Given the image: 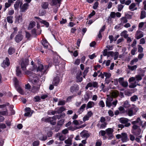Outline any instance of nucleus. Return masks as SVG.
I'll use <instances>...</instances> for the list:
<instances>
[{"instance_id":"obj_29","label":"nucleus","mask_w":146,"mask_h":146,"mask_svg":"<svg viewBox=\"0 0 146 146\" xmlns=\"http://www.w3.org/2000/svg\"><path fill=\"white\" fill-rule=\"evenodd\" d=\"M127 66L129 69L132 71H133L136 70L137 67V65H134L133 66H131L129 65H128Z\"/></svg>"},{"instance_id":"obj_18","label":"nucleus","mask_w":146,"mask_h":146,"mask_svg":"<svg viewBox=\"0 0 146 146\" xmlns=\"http://www.w3.org/2000/svg\"><path fill=\"white\" fill-rule=\"evenodd\" d=\"M118 91L116 90L112 91L111 93V96L114 98L117 97L118 96Z\"/></svg>"},{"instance_id":"obj_42","label":"nucleus","mask_w":146,"mask_h":146,"mask_svg":"<svg viewBox=\"0 0 146 146\" xmlns=\"http://www.w3.org/2000/svg\"><path fill=\"white\" fill-rule=\"evenodd\" d=\"M120 84L123 87H126L128 86V83L127 81H123Z\"/></svg>"},{"instance_id":"obj_58","label":"nucleus","mask_w":146,"mask_h":146,"mask_svg":"<svg viewBox=\"0 0 146 146\" xmlns=\"http://www.w3.org/2000/svg\"><path fill=\"white\" fill-rule=\"evenodd\" d=\"M89 68V67H87L85 68V70H84L83 73V74L84 75H86L87 73L88 72V69Z\"/></svg>"},{"instance_id":"obj_20","label":"nucleus","mask_w":146,"mask_h":146,"mask_svg":"<svg viewBox=\"0 0 146 146\" xmlns=\"http://www.w3.org/2000/svg\"><path fill=\"white\" fill-rule=\"evenodd\" d=\"M86 104H83L79 108L78 110V112L79 114L81 113L84 110V109L86 107Z\"/></svg>"},{"instance_id":"obj_56","label":"nucleus","mask_w":146,"mask_h":146,"mask_svg":"<svg viewBox=\"0 0 146 146\" xmlns=\"http://www.w3.org/2000/svg\"><path fill=\"white\" fill-rule=\"evenodd\" d=\"M64 119L60 120L57 123V125H62L64 123Z\"/></svg>"},{"instance_id":"obj_32","label":"nucleus","mask_w":146,"mask_h":146,"mask_svg":"<svg viewBox=\"0 0 146 146\" xmlns=\"http://www.w3.org/2000/svg\"><path fill=\"white\" fill-rule=\"evenodd\" d=\"M118 109L120 111V113H124L125 112V111L124 108L122 106H120L119 108Z\"/></svg>"},{"instance_id":"obj_25","label":"nucleus","mask_w":146,"mask_h":146,"mask_svg":"<svg viewBox=\"0 0 146 146\" xmlns=\"http://www.w3.org/2000/svg\"><path fill=\"white\" fill-rule=\"evenodd\" d=\"M35 25V23L33 21L30 23L29 24V27H28V29L29 30L31 29L32 28H33Z\"/></svg>"},{"instance_id":"obj_7","label":"nucleus","mask_w":146,"mask_h":146,"mask_svg":"<svg viewBox=\"0 0 146 146\" xmlns=\"http://www.w3.org/2000/svg\"><path fill=\"white\" fill-rule=\"evenodd\" d=\"M121 136V140L123 142H126L129 140L126 133H122Z\"/></svg>"},{"instance_id":"obj_3","label":"nucleus","mask_w":146,"mask_h":146,"mask_svg":"<svg viewBox=\"0 0 146 146\" xmlns=\"http://www.w3.org/2000/svg\"><path fill=\"white\" fill-rule=\"evenodd\" d=\"M58 115L53 116L52 117H49L47 118H43L42 120L45 122H50V124L53 125H54L56 124V122L55 120L57 118H58Z\"/></svg>"},{"instance_id":"obj_41","label":"nucleus","mask_w":146,"mask_h":146,"mask_svg":"<svg viewBox=\"0 0 146 146\" xmlns=\"http://www.w3.org/2000/svg\"><path fill=\"white\" fill-rule=\"evenodd\" d=\"M137 82L135 81L134 83L131 84L129 86V87L130 88H133L136 87L137 85L136 84Z\"/></svg>"},{"instance_id":"obj_55","label":"nucleus","mask_w":146,"mask_h":146,"mask_svg":"<svg viewBox=\"0 0 146 146\" xmlns=\"http://www.w3.org/2000/svg\"><path fill=\"white\" fill-rule=\"evenodd\" d=\"M65 104V102L64 100L60 101L58 103V105H64Z\"/></svg>"},{"instance_id":"obj_47","label":"nucleus","mask_w":146,"mask_h":146,"mask_svg":"<svg viewBox=\"0 0 146 146\" xmlns=\"http://www.w3.org/2000/svg\"><path fill=\"white\" fill-rule=\"evenodd\" d=\"M16 89L21 94H23V92L22 89L20 87H17Z\"/></svg>"},{"instance_id":"obj_31","label":"nucleus","mask_w":146,"mask_h":146,"mask_svg":"<svg viewBox=\"0 0 146 146\" xmlns=\"http://www.w3.org/2000/svg\"><path fill=\"white\" fill-rule=\"evenodd\" d=\"M65 110V108L63 107H61L58 108L57 110V112L58 113H62L63 111Z\"/></svg>"},{"instance_id":"obj_44","label":"nucleus","mask_w":146,"mask_h":146,"mask_svg":"<svg viewBox=\"0 0 146 146\" xmlns=\"http://www.w3.org/2000/svg\"><path fill=\"white\" fill-rule=\"evenodd\" d=\"M61 0H52V3L54 5H56L57 3H60Z\"/></svg>"},{"instance_id":"obj_36","label":"nucleus","mask_w":146,"mask_h":146,"mask_svg":"<svg viewBox=\"0 0 146 146\" xmlns=\"http://www.w3.org/2000/svg\"><path fill=\"white\" fill-rule=\"evenodd\" d=\"M106 106L109 108L112 105L111 102L108 100V98L107 99V100L106 101Z\"/></svg>"},{"instance_id":"obj_6","label":"nucleus","mask_w":146,"mask_h":146,"mask_svg":"<svg viewBox=\"0 0 146 146\" xmlns=\"http://www.w3.org/2000/svg\"><path fill=\"white\" fill-rule=\"evenodd\" d=\"M29 80L34 84H36L38 80V78L36 76H33L29 78Z\"/></svg>"},{"instance_id":"obj_16","label":"nucleus","mask_w":146,"mask_h":146,"mask_svg":"<svg viewBox=\"0 0 146 146\" xmlns=\"http://www.w3.org/2000/svg\"><path fill=\"white\" fill-rule=\"evenodd\" d=\"M60 81L58 77L54 78L52 82V84L54 86H57L58 84Z\"/></svg>"},{"instance_id":"obj_23","label":"nucleus","mask_w":146,"mask_h":146,"mask_svg":"<svg viewBox=\"0 0 146 146\" xmlns=\"http://www.w3.org/2000/svg\"><path fill=\"white\" fill-rule=\"evenodd\" d=\"M94 103L93 102L90 101L89 102L87 105L86 109H87L88 108H92L94 106Z\"/></svg>"},{"instance_id":"obj_28","label":"nucleus","mask_w":146,"mask_h":146,"mask_svg":"<svg viewBox=\"0 0 146 146\" xmlns=\"http://www.w3.org/2000/svg\"><path fill=\"white\" fill-rule=\"evenodd\" d=\"M127 114L129 116H131L133 115V111L132 109L131 108L128 110Z\"/></svg>"},{"instance_id":"obj_43","label":"nucleus","mask_w":146,"mask_h":146,"mask_svg":"<svg viewBox=\"0 0 146 146\" xmlns=\"http://www.w3.org/2000/svg\"><path fill=\"white\" fill-rule=\"evenodd\" d=\"M143 48L141 45H138V52H141L143 51Z\"/></svg>"},{"instance_id":"obj_63","label":"nucleus","mask_w":146,"mask_h":146,"mask_svg":"<svg viewBox=\"0 0 146 146\" xmlns=\"http://www.w3.org/2000/svg\"><path fill=\"white\" fill-rule=\"evenodd\" d=\"M102 142L100 140H98L96 143V146H101Z\"/></svg>"},{"instance_id":"obj_37","label":"nucleus","mask_w":146,"mask_h":146,"mask_svg":"<svg viewBox=\"0 0 146 146\" xmlns=\"http://www.w3.org/2000/svg\"><path fill=\"white\" fill-rule=\"evenodd\" d=\"M146 12L145 11H142L141 12V19H143L145 17Z\"/></svg>"},{"instance_id":"obj_40","label":"nucleus","mask_w":146,"mask_h":146,"mask_svg":"<svg viewBox=\"0 0 146 146\" xmlns=\"http://www.w3.org/2000/svg\"><path fill=\"white\" fill-rule=\"evenodd\" d=\"M131 100L132 101L134 102L138 98L137 96L134 95L131 98Z\"/></svg>"},{"instance_id":"obj_13","label":"nucleus","mask_w":146,"mask_h":146,"mask_svg":"<svg viewBox=\"0 0 146 146\" xmlns=\"http://www.w3.org/2000/svg\"><path fill=\"white\" fill-rule=\"evenodd\" d=\"M78 88L77 84H75L71 87L70 88V92L72 93L76 92L77 90H78Z\"/></svg>"},{"instance_id":"obj_1","label":"nucleus","mask_w":146,"mask_h":146,"mask_svg":"<svg viewBox=\"0 0 146 146\" xmlns=\"http://www.w3.org/2000/svg\"><path fill=\"white\" fill-rule=\"evenodd\" d=\"M129 120L126 118H121L119 119V122L122 124H124V125L122 124H119L118 125V126L119 128H121V129L125 127H128L131 125L130 123H128Z\"/></svg>"},{"instance_id":"obj_30","label":"nucleus","mask_w":146,"mask_h":146,"mask_svg":"<svg viewBox=\"0 0 146 146\" xmlns=\"http://www.w3.org/2000/svg\"><path fill=\"white\" fill-rule=\"evenodd\" d=\"M42 4V7L44 9H47L48 7V4L47 2H43Z\"/></svg>"},{"instance_id":"obj_49","label":"nucleus","mask_w":146,"mask_h":146,"mask_svg":"<svg viewBox=\"0 0 146 146\" xmlns=\"http://www.w3.org/2000/svg\"><path fill=\"white\" fill-rule=\"evenodd\" d=\"M114 60H116L118 58L119 56V53L117 52H115L114 54Z\"/></svg>"},{"instance_id":"obj_52","label":"nucleus","mask_w":146,"mask_h":146,"mask_svg":"<svg viewBox=\"0 0 146 146\" xmlns=\"http://www.w3.org/2000/svg\"><path fill=\"white\" fill-rule=\"evenodd\" d=\"M123 7L124 6L121 4L119 5L118 6V11H121Z\"/></svg>"},{"instance_id":"obj_45","label":"nucleus","mask_w":146,"mask_h":146,"mask_svg":"<svg viewBox=\"0 0 146 146\" xmlns=\"http://www.w3.org/2000/svg\"><path fill=\"white\" fill-rule=\"evenodd\" d=\"M0 114L2 115H8V112L7 111V110L6 111H0Z\"/></svg>"},{"instance_id":"obj_26","label":"nucleus","mask_w":146,"mask_h":146,"mask_svg":"<svg viewBox=\"0 0 146 146\" xmlns=\"http://www.w3.org/2000/svg\"><path fill=\"white\" fill-rule=\"evenodd\" d=\"M40 22L44 24L46 27H48L49 26V23L45 20H41L40 21Z\"/></svg>"},{"instance_id":"obj_62","label":"nucleus","mask_w":146,"mask_h":146,"mask_svg":"<svg viewBox=\"0 0 146 146\" xmlns=\"http://www.w3.org/2000/svg\"><path fill=\"white\" fill-rule=\"evenodd\" d=\"M114 53L113 51H110L108 52V57H109L110 56H111L112 57H113L114 56Z\"/></svg>"},{"instance_id":"obj_39","label":"nucleus","mask_w":146,"mask_h":146,"mask_svg":"<svg viewBox=\"0 0 146 146\" xmlns=\"http://www.w3.org/2000/svg\"><path fill=\"white\" fill-rule=\"evenodd\" d=\"M135 6V3H131L129 6V9L133 11L134 10L133 8Z\"/></svg>"},{"instance_id":"obj_53","label":"nucleus","mask_w":146,"mask_h":146,"mask_svg":"<svg viewBox=\"0 0 146 146\" xmlns=\"http://www.w3.org/2000/svg\"><path fill=\"white\" fill-rule=\"evenodd\" d=\"M129 106V104L127 101H125L124 104V106L125 108H127Z\"/></svg>"},{"instance_id":"obj_48","label":"nucleus","mask_w":146,"mask_h":146,"mask_svg":"<svg viewBox=\"0 0 146 146\" xmlns=\"http://www.w3.org/2000/svg\"><path fill=\"white\" fill-rule=\"evenodd\" d=\"M93 86L94 88H98V83L97 82H92Z\"/></svg>"},{"instance_id":"obj_46","label":"nucleus","mask_w":146,"mask_h":146,"mask_svg":"<svg viewBox=\"0 0 146 146\" xmlns=\"http://www.w3.org/2000/svg\"><path fill=\"white\" fill-rule=\"evenodd\" d=\"M98 105L102 108H103L105 106L103 100H102L100 101L98 103Z\"/></svg>"},{"instance_id":"obj_34","label":"nucleus","mask_w":146,"mask_h":146,"mask_svg":"<svg viewBox=\"0 0 146 146\" xmlns=\"http://www.w3.org/2000/svg\"><path fill=\"white\" fill-rule=\"evenodd\" d=\"M13 17L12 16H8L7 18V19L8 22L9 23H12L13 21L12 20Z\"/></svg>"},{"instance_id":"obj_8","label":"nucleus","mask_w":146,"mask_h":146,"mask_svg":"<svg viewBox=\"0 0 146 146\" xmlns=\"http://www.w3.org/2000/svg\"><path fill=\"white\" fill-rule=\"evenodd\" d=\"M23 38V35L21 34H19L17 35L15 37V40L18 43L21 41Z\"/></svg>"},{"instance_id":"obj_51","label":"nucleus","mask_w":146,"mask_h":146,"mask_svg":"<svg viewBox=\"0 0 146 146\" xmlns=\"http://www.w3.org/2000/svg\"><path fill=\"white\" fill-rule=\"evenodd\" d=\"M138 61V59L137 58H134L131 61L130 63V64L131 65H133L134 64V62H136Z\"/></svg>"},{"instance_id":"obj_35","label":"nucleus","mask_w":146,"mask_h":146,"mask_svg":"<svg viewBox=\"0 0 146 146\" xmlns=\"http://www.w3.org/2000/svg\"><path fill=\"white\" fill-rule=\"evenodd\" d=\"M143 75L142 74L141 75H137L135 76V78L137 80L139 81L141 80L142 79V76H143Z\"/></svg>"},{"instance_id":"obj_27","label":"nucleus","mask_w":146,"mask_h":146,"mask_svg":"<svg viewBox=\"0 0 146 146\" xmlns=\"http://www.w3.org/2000/svg\"><path fill=\"white\" fill-rule=\"evenodd\" d=\"M16 74L17 76H20L21 74V71L19 69V67H17L16 70Z\"/></svg>"},{"instance_id":"obj_14","label":"nucleus","mask_w":146,"mask_h":146,"mask_svg":"<svg viewBox=\"0 0 146 146\" xmlns=\"http://www.w3.org/2000/svg\"><path fill=\"white\" fill-rule=\"evenodd\" d=\"M29 5L27 3H25L22 6H21V7H20L21 9V11L22 12H24L27 9L28 7L29 6Z\"/></svg>"},{"instance_id":"obj_19","label":"nucleus","mask_w":146,"mask_h":146,"mask_svg":"<svg viewBox=\"0 0 146 146\" xmlns=\"http://www.w3.org/2000/svg\"><path fill=\"white\" fill-rule=\"evenodd\" d=\"M42 44L44 48L46 49L48 47V43L46 40H43L42 42Z\"/></svg>"},{"instance_id":"obj_61","label":"nucleus","mask_w":146,"mask_h":146,"mask_svg":"<svg viewBox=\"0 0 146 146\" xmlns=\"http://www.w3.org/2000/svg\"><path fill=\"white\" fill-rule=\"evenodd\" d=\"M137 51V48H134L131 51V53L133 55L135 54V52Z\"/></svg>"},{"instance_id":"obj_54","label":"nucleus","mask_w":146,"mask_h":146,"mask_svg":"<svg viewBox=\"0 0 146 146\" xmlns=\"http://www.w3.org/2000/svg\"><path fill=\"white\" fill-rule=\"evenodd\" d=\"M38 90V88L33 86V88L32 89L31 91L33 93H35L37 92Z\"/></svg>"},{"instance_id":"obj_59","label":"nucleus","mask_w":146,"mask_h":146,"mask_svg":"<svg viewBox=\"0 0 146 146\" xmlns=\"http://www.w3.org/2000/svg\"><path fill=\"white\" fill-rule=\"evenodd\" d=\"M137 122H138V123H139V124L142 127V125H143L142 123L143 122V121H142L141 119H140V118L138 117V121Z\"/></svg>"},{"instance_id":"obj_2","label":"nucleus","mask_w":146,"mask_h":146,"mask_svg":"<svg viewBox=\"0 0 146 146\" xmlns=\"http://www.w3.org/2000/svg\"><path fill=\"white\" fill-rule=\"evenodd\" d=\"M48 68V66L47 65L45 66H44L42 64H39L37 68L36 71L37 72L38 71L40 72H41V75H40L39 74L38 75V76H40L44 74H46Z\"/></svg>"},{"instance_id":"obj_12","label":"nucleus","mask_w":146,"mask_h":146,"mask_svg":"<svg viewBox=\"0 0 146 146\" xmlns=\"http://www.w3.org/2000/svg\"><path fill=\"white\" fill-rule=\"evenodd\" d=\"M22 3L20 0H18L16 1L14 5V7L15 9H17L20 5V7H21Z\"/></svg>"},{"instance_id":"obj_4","label":"nucleus","mask_w":146,"mask_h":146,"mask_svg":"<svg viewBox=\"0 0 146 146\" xmlns=\"http://www.w3.org/2000/svg\"><path fill=\"white\" fill-rule=\"evenodd\" d=\"M132 129L131 131L132 133L135 135L138 136L139 135L141 132V129L140 127L137 125H134L132 127Z\"/></svg>"},{"instance_id":"obj_33","label":"nucleus","mask_w":146,"mask_h":146,"mask_svg":"<svg viewBox=\"0 0 146 146\" xmlns=\"http://www.w3.org/2000/svg\"><path fill=\"white\" fill-rule=\"evenodd\" d=\"M80 127H74L72 126H70L68 128V129L69 130H71L72 131H74L75 130L78 129L80 128Z\"/></svg>"},{"instance_id":"obj_60","label":"nucleus","mask_w":146,"mask_h":146,"mask_svg":"<svg viewBox=\"0 0 146 146\" xmlns=\"http://www.w3.org/2000/svg\"><path fill=\"white\" fill-rule=\"evenodd\" d=\"M99 133H101L102 136H104L105 134L106 133V131L101 130L100 131Z\"/></svg>"},{"instance_id":"obj_15","label":"nucleus","mask_w":146,"mask_h":146,"mask_svg":"<svg viewBox=\"0 0 146 146\" xmlns=\"http://www.w3.org/2000/svg\"><path fill=\"white\" fill-rule=\"evenodd\" d=\"M23 21L22 15H19V16L16 18L15 22L18 23H21Z\"/></svg>"},{"instance_id":"obj_24","label":"nucleus","mask_w":146,"mask_h":146,"mask_svg":"<svg viewBox=\"0 0 146 146\" xmlns=\"http://www.w3.org/2000/svg\"><path fill=\"white\" fill-rule=\"evenodd\" d=\"M15 52V49L12 47H10L8 50V53L10 55L13 54Z\"/></svg>"},{"instance_id":"obj_50","label":"nucleus","mask_w":146,"mask_h":146,"mask_svg":"<svg viewBox=\"0 0 146 146\" xmlns=\"http://www.w3.org/2000/svg\"><path fill=\"white\" fill-rule=\"evenodd\" d=\"M104 74L106 78H108L111 76V74L110 73L104 72Z\"/></svg>"},{"instance_id":"obj_5","label":"nucleus","mask_w":146,"mask_h":146,"mask_svg":"<svg viewBox=\"0 0 146 146\" xmlns=\"http://www.w3.org/2000/svg\"><path fill=\"white\" fill-rule=\"evenodd\" d=\"M29 62V60L26 58L23 60L21 63V66L23 70H26V67L28 65Z\"/></svg>"},{"instance_id":"obj_10","label":"nucleus","mask_w":146,"mask_h":146,"mask_svg":"<svg viewBox=\"0 0 146 146\" xmlns=\"http://www.w3.org/2000/svg\"><path fill=\"white\" fill-rule=\"evenodd\" d=\"M9 60L8 58L6 57V59L3 61V63L1 64V65L4 68H5V65L8 66H9Z\"/></svg>"},{"instance_id":"obj_38","label":"nucleus","mask_w":146,"mask_h":146,"mask_svg":"<svg viewBox=\"0 0 146 146\" xmlns=\"http://www.w3.org/2000/svg\"><path fill=\"white\" fill-rule=\"evenodd\" d=\"M121 23H125L127 22V20L125 17H122L121 19Z\"/></svg>"},{"instance_id":"obj_17","label":"nucleus","mask_w":146,"mask_h":146,"mask_svg":"<svg viewBox=\"0 0 146 146\" xmlns=\"http://www.w3.org/2000/svg\"><path fill=\"white\" fill-rule=\"evenodd\" d=\"M82 73L81 72L78 73L77 74L76 78L77 80V81L78 82H81L82 80V77L81 76L82 75Z\"/></svg>"},{"instance_id":"obj_22","label":"nucleus","mask_w":146,"mask_h":146,"mask_svg":"<svg viewBox=\"0 0 146 146\" xmlns=\"http://www.w3.org/2000/svg\"><path fill=\"white\" fill-rule=\"evenodd\" d=\"M25 73L27 75L29 78L33 76H35V74L33 73V72L31 71H27L25 72Z\"/></svg>"},{"instance_id":"obj_9","label":"nucleus","mask_w":146,"mask_h":146,"mask_svg":"<svg viewBox=\"0 0 146 146\" xmlns=\"http://www.w3.org/2000/svg\"><path fill=\"white\" fill-rule=\"evenodd\" d=\"M106 134L110 137H111L113 135L112 133L113 131V129L111 128H108L106 130Z\"/></svg>"},{"instance_id":"obj_11","label":"nucleus","mask_w":146,"mask_h":146,"mask_svg":"<svg viewBox=\"0 0 146 146\" xmlns=\"http://www.w3.org/2000/svg\"><path fill=\"white\" fill-rule=\"evenodd\" d=\"M80 135L82 138H85L86 139L90 136V135L89 133H87L86 131H83L80 133Z\"/></svg>"},{"instance_id":"obj_21","label":"nucleus","mask_w":146,"mask_h":146,"mask_svg":"<svg viewBox=\"0 0 146 146\" xmlns=\"http://www.w3.org/2000/svg\"><path fill=\"white\" fill-rule=\"evenodd\" d=\"M139 31H137L136 34V38L139 39L143 36V35L141 33H139Z\"/></svg>"},{"instance_id":"obj_64","label":"nucleus","mask_w":146,"mask_h":146,"mask_svg":"<svg viewBox=\"0 0 146 146\" xmlns=\"http://www.w3.org/2000/svg\"><path fill=\"white\" fill-rule=\"evenodd\" d=\"M39 144V142L38 141H35L33 143V146H37Z\"/></svg>"},{"instance_id":"obj_57","label":"nucleus","mask_w":146,"mask_h":146,"mask_svg":"<svg viewBox=\"0 0 146 146\" xmlns=\"http://www.w3.org/2000/svg\"><path fill=\"white\" fill-rule=\"evenodd\" d=\"M98 5V3L96 1L94 4V5L93 6V8L94 9H97Z\"/></svg>"}]
</instances>
